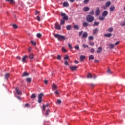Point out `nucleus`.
I'll return each instance as SVG.
<instances>
[{"label":"nucleus","mask_w":125,"mask_h":125,"mask_svg":"<svg viewBox=\"0 0 125 125\" xmlns=\"http://www.w3.org/2000/svg\"><path fill=\"white\" fill-rule=\"evenodd\" d=\"M97 53H101L102 52V47H99L97 50Z\"/></svg>","instance_id":"2eb2a0df"},{"label":"nucleus","mask_w":125,"mask_h":125,"mask_svg":"<svg viewBox=\"0 0 125 125\" xmlns=\"http://www.w3.org/2000/svg\"><path fill=\"white\" fill-rule=\"evenodd\" d=\"M82 46L84 47V48H86V47L88 48V45H85L84 44H83Z\"/></svg>","instance_id":"a19ab883"},{"label":"nucleus","mask_w":125,"mask_h":125,"mask_svg":"<svg viewBox=\"0 0 125 125\" xmlns=\"http://www.w3.org/2000/svg\"><path fill=\"white\" fill-rule=\"evenodd\" d=\"M29 106H30V104H25V108H26V107H29Z\"/></svg>","instance_id":"13d9d810"},{"label":"nucleus","mask_w":125,"mask_h":125,"mask_svg":"<svg viewBox=\"0 0 125 125\" xmlns=\"http://www.w3.org/2000/svg\"><path fill=\"white\" fill-rule=\"evenodd\" d=\"M68 47L70 49H72V48H73V47L72 46V45L71 44H70V43L68 44Z\"/></svg>","instance_id":"603ef678"},{"label":"nucleus","mask_w":125,"mask_h":125,"mask_svg":"<svg viewBox=\"0 0 125 125\" xmlns=\"http://www.w3.org/2000/svg\"><path fill=\"white\" fill-rule=\"evenodd\" d=\"M83 31H81V32H80L79 33V37L82 36V35H83Z\"/></svg>","instance_id":"de8ad7c7"},{"label":"nucleus","mask_w":125,"mask_h":125,"mask_svg":"<svg viewBox=\"0 0 125 125\" xmlns=\"http://www.w3.org/2000/svg\"><path fill=\"white\" fill-rule=\"evenodd\" d=\"M74 29H75V30H79V26L78 25H74Z\"/></svg>","instance_id":"f704fd0d"},{"label":"nucleus","mask_w":125,"mask_h":125,"mask_svg":"<svg viewBox=\"0 0 125 125\" xmlns=\"http://www.w3.org/2000/svg\"><path fill=\"white\" fill-rule=\"evenodd\" d=\"M36 36L37 37V38H38L39 39H40V38H42V34L41 33H38L36 35Z\"/></svg>","instance_id":"72a5a7b5"},{"label":"nucleus","mask_w":125,"mask_h":125,"mask_svg":"<svg viewBox=\"0 0 125 125\" xmlns=\"http://www.w3.org/2000/svg\"><path fill=\"white\" fill-rule=\"evenodd\" d=\"M36 97H37V96L35 94H32L31 96V98H32V99L36 98Z\"/></svg>","instance_id":"c85d7f7f"},{"label":"nucleus","mask_w":125,"mask_h":125,"mask_svg":"<svg viewBox=\"0 0 125 125\" xmlns=\"http://www.w3.org/2000/svg\"><path fill=\"white\" fill-rule=\"evenodd\" d=\"M29 58L30 59H34V54H30L29 56Z\"/></svg>","instance_id":"cd10ccee"},{"label":"nucleus","mask_w":125,"mask_h":125,"mask_svg":"<svg viewBox=\"0 0 125 125\" xmlns=\"http://www.w3.org/2000/svg\"><path fill=\"white\" fill-rule=\"evenodd\" d=\"M88 36V34H87V32H84L82 35V38L83 39H86Z\"/></svg>","instance_id":"423d86ee"},{"label":"nucleus","mask_w":125,"mask_h":125,"mask_svg":"<svg viewBox=\"0 0 125 125\" xmlns=\"http://www.w3.org/2000/svg\"><path fill=\"white\" fill-rule=\"evenodd\" d=\"M74 48H75V49H76V50H79L80 49V47L79 46V44L77 45V46H75Z\"/></svg>","instance_id":"e433bc0d"},{"label":"nucleus","mask_w":125,"mask_h":125,"mask_svg":"<svg viewBox=\"0 0 125 125\" xmlns=\"http://www.w3.org/2000/svg\"><path fill=\"white\" fill-rule=\"evenodd\" d=\"M8 78H9V73H7L5 75V79L7 80V79H8Z\"/></svg>","instance_id":"2f4dec72"},{"label":"nucleus","mask_w":125,"mask_h":125,"mask_svg":"<svg viewBox=\"0 0 125 125\" xmlns=\"http://www.w3.org/2000/svg\"><path fill=\"white\" fill-rule=\"evenodd\" d=\"M64 64L68 66V65H69V62H67V61H65L64 62Z\"/></svg>","instance_id":"052dcab7"},{"label":"nucleus","mask_w":125,"mask_h":125,"mask_svg":"<svg viewBox=\"0 0 125 125\" xmlns=\"http://www.w3.org/2000/svg\"><path fill=\"white\" fill-rule=\"evenodd\" d=\"M15 89H16V92L17 94H18V95H22V92H21L19 90V89H18V88L16 87L15 88Z\"/></svg>","instance_id":"1a4fd4ad"},{"label":"nucleus","mask_w":125,"mask_h":125,"mask_svg":"<svg viewBox=\"0 0 125 125\" xmlns=\"http://www.w3.org/2000/svg\"><path fill=\"white\" fill-rule=\"evenodd\" d=\"M52 90H54L57 88V86L55 85V84H53L52 85Z\"/></svg>","instance_id":"5701e85b"},{"label":"nucleus","mask_w":125,"mask_h":125,"mask_svg":"<svg viewBox=\"0 0 125 125\" xmlns=\"http://www.w3.org/2000/svg\"><path fill=\"white\" fill-rule=\"evenodd\" d=\"M40 13V12H39V11H36V12H35V14H36V15H37V14H39Z\"/></svg>","instance_id":"338daca9"},{"label":"nucleus","mask_w":125,"mask_h":125,"mask_svg":"<svg viewBox=\"0 0 125 125\" xmlns=\"http://www.w3.org/2000/svg\"><path fill=\"white\" fill-rule=\"evenodd\" d=\"M57 59H58V60H61V56L58 55Z\"/></svg>","instance_id":"37998d69"},{"label":"nucleus","mask_w":125,"mask_h":125,"mask_svg":"<svg viewBox=\"0 0 125 125\" xmlns=\"http://www.w3.org/2000/svg\"><path fill=\"white\" fill-rule=\"evenodd\" d=\"M121 26H125V22H123L122 23H121Z\"/></svg>","instance_id":"774afa93"},{"label":"nucleus","mask_w":125,"mask_h":125,"mask_svg":"<svg viewBox=\"0 0 125 125\" xmlns=\"http://www.w3.org/2000/svg\"><path fill=\"white\" fill-rule=\"evenodd\" d=\"M31 42L32 44H33V45H37V43H36L35 41H31Z\"/></svg>","instance_id":"c03bdc74"},{"label":"nucleus","mask_w":125,"mask_h":125,"mask_svg":"<svg viewBox=\"0 0 125 125\" xmlns=\"http://www.w3.org/2000/svg\"><path fill=\"white\" fill-rule=\"evenodd\" d=\"M109 46H110V48H111V49L114 48V47H115V45L113 44H110Z\"/></svg>","instance_id":"4c0bfd02"},{"label":"nucleus","mask_w":125,"mask_h":125,"mask_svg":"<svg viewBox=\"0 0 125 125\" xmlns=\"http://www.w3.org/2000/svg\"><path fill=\"white\" fill-rule=\"evenodd\" d=\"M111 5V2L110 1H107L105 4L106 7H109Z\"/></svg>","instance_id":"412c9836"},{"label":"nucleus","mask_w":125,"mask_h":125,"mask_svg":"<svg viewBox=\"0 0 125 125\" xmlns=\"http://www.w3.org/2000/svg\"><path fill=\"white\" fill-rule=\"evenodd\" d=\"M61 16H62V19L64 20H68V16L66 15V14L65 13L62 12L61 14Z\"/></svg>","instance_id":"20e7f679"},{"label":"nucleus","mask_w":125,"mask_h":125,"mask_svg":"<svg viewBox=\"0 0 125 125\" xmlns=\"http://www.w3.org/2000/svg\"><path fill=\"white\" fill-rule=\"evenodd\" d=\"M119 43H120V42H119V41L116 42L115 43V45H118V44H119Z\"/></svg>","instance_id":"69168bd1"},{"label":"nucleus","mask_w":125,"mask_h":125,"mask_svg":"<svg viewBox=\"0 0 125 125\" xmlns=\"http://www.w3.org/2000/svg\"><path fill=\"white\" fill-rule=\"evenodd\" d=\"M16 59H18V60H21V57H20L19 56H17L16 57Z\"/></svg>","instance_id":"bf43d9fd"},{"label":"nucleus","mask_w":125,"mask_h":125,"mask_svg":"<svg viewBox=\"0 0 125 125\" xmlns=\"http://www.w3.org/2000/svg\"><path fill=\"white\" fill-rule=\"evenodd\" d=\"M95 14L97 16H99V15H100V9H99V7L96 8Z\"/></svg>","instance_id":"0eeeda50"},{"label":"nucleus","mask_w":125,"mask_h":125,"mask_svg":"<svg viewBox=\"0 0 125 125\" xmlns=\"http://www.w3.org/2000/svg\"><path fill=\"white\" fill-rule=\"evenodd\" d=\"M62 52H67V50L64 47L62 48Z\"/></svg>","instance_id":"58836bf2"},{"label":"nucleus","mask_w":125,"mask_h":125,"mask_svg":"<svg viewBox=\"0 0 125 125\" xmlns=\"http://www.w3.org/2000/svg\"><path fill=\"white\" fill-rule=\"evenodd\" d=\"M56 39H57L59 41H63L66 40V37L63 35H61L58 34H53Z\"/></svg>","instance_id":"f257e3e1"},{"label":"nucleus","mask_w":125,"mask_h":125,"mask_svg":"<svg viewBox=\"0 0 125 125\" xmlns=\"http://www.w3.org/2000/svg\"><path fill=\"white\" fill-rule=\"evenodd\" d=\"M89 1V0H84V3H86V4Z\"/></svg>","instance_id":"4d7b16f0"},{"label":"nucleus","mask_w":125,"mask_h":125,"mask_svg":"<svg viewBox=\"0 0 125 125\" xmlns=\"http://www.w3.org/2000/svg\"><path fill=\"white\" fill-rule=\"evenodd\" d=\"M104 37H106L107 38H111L112 37V34L108 33L104 35Z\"/></svg>","instance_id":"dca6fc26"},{"label":"nucleus","mask_w":125,"mask_h":125,"mask_svg":"<svg viewBox=\"0 0 125 125\" xmlns=\"http://www.w3.org/2000/svg\"><path fill=\"white\" fill-rule=\"evenodd\" d=\"M98 33V28H95L93 30V34L94 35H97Z\"/></svg>","instance_id":"4468645a"},{"label":"nucleus","mask_w":125,"mask_h":125,"mask_svg":"<svg viewBox=\"0 0 125 125\" xmlns=\"http://www.w3.org/2000/svg\"><path fill=\"white\" fill-rule=\"evenodd\" d=\"M99 20L100 21H103L104 20H105V17L102 16V17H99Z\"/></svg>","instance_id":"a211bd4d"},{"label":"nucleus","mask_w":125,"mask_h":125,"mask_svg":"<svg viewBox=\"0 0 125 125\" xmlns=\"http://www.w3.org/2000/svg\"><path fill=\"white\" fill-rule=\"evenodd\" d=\"M26 81L27 82H28V83H30L32 81V79H31V78H28L26 79Z\"/></svg>","instance_id":"ea45409f"},{"label":"nucleus","mask_w":125,"mask_h":125,"mask_svg":"<svg viewBox=\"0 0 125 125\" xmlns=\"http://www.w3.org/2000/svg\"><path fill=\"white\" fill-rule=\"evenodd\" d=\"M37 17L38 19V21H41V18L39 16H38Z\"/></svg>","instance_id":"e2e57ef3"},{"label":"nucleus","mask_w":125,"mask_h":125,"mask_svg":"<svg viewBox=\"0 0 125 125\" xmlns=\"http://www.w3.org/2000/svg\"><path fill=\"white\" fill-rule=\"evenodd\" d=\"M107 15H108V11H104L102 13V16H104V17H106V16H107Z\"/></svg>","instance_id":"f8f14e48"},{"label":"nucleus","mask_w":125,"mask_h":125,"mask_svg":"<svg viewBox=\"0 0 125 125\" xmlns=\"http://www.w3.org/2000/svg\"><path fill=\"white\" fill-rule=\"evenodd\" d=\"M89 10V7H85L83 9V11L84 12H86V11H88Z\"/></svg>","instance_id":"bb28decb"},{"label":"nucleus","mask_w":125,"mask_h":125,"mask_svg":"<svg viewBox=\"0 0 125 125\" xmlns=\"http://www.w3.org/2000/svg\"><path fill=\"white\" fill-rule=\"evenodd\" d=\"M94 51H95V50L94 49V48H92L91 49V52L92 53H94Z\"/></svg>","instance_id":"8fccbe9b"},{"label":"nucleus","mask_w":125,"mask_h":125,"mask_svg":"<svg viewBox=\"0 0 125 125\" xmlns=\"http://www.w3.org/2000/svg\"><path fill=\"white\" fill-rule=\"evenodd\" d=\"M71 25H67L66 26V29H67L68 30H70L71 29Z\"/></svg>","instance_id":"79ce46f5"},{"label":"nucleus","mask_w":125,"mask_h":125,"mask_svg":"<svg viewBox=\"0 0 125 125\" xmlns=\"http://www.w3.org/2000/svg\"><path fill=\"white\" fill-rule=\"evenodd\" d=\"M86 20L87 21V22L91 23V22H93V21H94V17L90 15H88L86 16Z\"/></svg>","instance_id":"f03ea898"},{"label":"nucleus","mask_w":125,"mask_h":125,"mask_svg":"<svg viewBox=\"0 0 125 125\" xmlns=\"http://www.w3.org/2000/svg\"><path fill=\"white\" fill-rule=\"evenodd\" d=\"M89 44H90V45H94V42H89Z\"/></svg>","instance_id":"680f3d73"},{"label":"nucleus","mask_w":125,"mask_h":125,"mask_svg":"<svg viewBox=\"0 0 125 125\" xmlns=\"http://www.w3.org/2000/svg\"><path fill=\"white\" fill-rule=\"evenodd\" d=\"M12 26L14 29H17V28H18V26H17V25H16V24H13Z\"/></svg>","instance_id":"c9c22d12"},{"label":"nucleus","mask_w":125,"mask_h":125,"mask_svg":"<svg viewBox=\"0 0 125 125\" xmlns=\"http://www.w3.org/2000/svg\"><path fill=\"white\" fill-rule=\"evenodd\" d=\"M48 83V81H47V80H45L44 81L45 84H47Z\"/></svg>","instance_id":"0e129e2a"},{"label":"nucleus","mask_w":125,"mask_h":125,"mask_svg":"<svg viewBox=\"0 0 125 125\" xmlns=\"http://www.w3.org/2000/svg\"><path fill=\"white\" fill-rule=\"evenodd\" d=\"M27 58H28V56L27 55L23 57L22 59V62H23V63H27Z\"/></svg>","instance_id":"6e6552de"},{"label":"nucleus","mask_w":125,"mask_h":125,"mask_svg":"<svg viewBox=\"0 0 125 125\" xmlns=\"http://www.w3.org/2000/svg\"><path fill=\"white\" fill-rule=\"evenodd\" d=\"M63 6L64 7H67L69 6V3H68V2H64L63 3Z\"/></svg>","instance_id":"f3484780"},{"label":"nucleus","mask_w":125,"mask_h":125,"mask_svg":"<svg viewBox=\"0 0 125 125\" xmlns=\"http://www.w3.org/2000/svg\"><path fill=\"white\" fill-rule=\"evenodd\" d=\"M94 38L92 36H89L88 37V40H89L90 41H92V40H93Z\"/></svg>","instance_id":"49530a36"},{"label":"nucleus","mask_w":125,"mask_h":125,"mask_svg":"<svg viewBox=\"0 0 125 125\" xmlns=\"http://www.w3.org/2000/svg\"><path fill=\"white\" fill-rule=\"evenodd\" d=\"M49 114V109H47L45 115L46 116H48Z\"/></svg>","instance_id":"09e8293b"},{"label":"nucleus","mask_w":125,"mask_h":125,"mask_svg":"<svg viewBox=\"0 0 125 125\" xmlns=\"http://www.w3.org/2000/svg\"><path fill=\"white\" fill-rule=\"evenodd\" d=\"M115 7L114 6H111L110 8H109V11L110 12H113V11H114L115 9Z\"/></svg>","instance_id":"ddd939ff"},{"label":"nucleus","mask_w":125,"mask_h":125,"mask_svg":"<svg viewBox=\"0 0 125 125\" xmlns=\"http://www.w3.org/2000/svg\"><path fill=\"white\" fill-rule=\"evenodd\" d=\"M43 96V94L42 93H40L39 96H38V103H42V97Z\"/></svg>","instance_id":"7ed1b4c3"},{"label":"nucleus","mask_w":125,"mask_h":125,"mask_svg":"<svg viewBox=\"0 0 125 125\" xmlns=\"http://www.w3.org/2000/svg\"><path fill=\"white\" fill-rule=\"evenodd\" d=\"M89 24L88 23V22H84L83 23V27H87V26H89Z\"/></svg>","instance_id":"b1692460"},{"label":"nucleus","mask_w":125,"mask_h":125,"mask_svg":"<svg viewBox=\"0 0 125 125\" xmlns=\"http://www.w3.org/2000/svg\"><path fill=\"white\" fill-rule=\"evenodd\" d=\"M65 20L63 19H62L61 20V25H64V24H65Z\"/></svg>","instance_id":"393cba45"},{"label":"nucleus","mask_w":125,"mask_h":125,"mask_svg":"<svg viewBox=\"0 0 125 125\" xmlns=\"http://www.w3.org/2000/svg\"><path fill=\"white\" fill-rule=\"evenodd\" d=\"M62 102L61 101V100H58L57 103H58V104H61V103Z\"/></svg>","instance_id":"864d4df0"},{"label":"nucleus","mask_w":125,"mask_h":125,"mask_svg":"<svg viewBox=\"0 0 125 125\" xmlns=\"http://www.w3.org/2000/svg\"><path fill=\"white\" fill-rule=\"evenodd\" d=\"M80 59L81 61H83V60L85 59V56L82 55L80 57Z\"/></svg>","instance_id":"6ab92c4d"},{"label":"nucleus","mask_w":125,"mask_h":125,"mask_svg":"<svg viewBox=\"0 0 125 125\" xmlns=\"http://www.w3.org/2000/svg\"><path fill=\"white\" fill-rule=\"evenodd\" d=\"M89 14H91V15H93V14H94V11L93 10L89 12Z\"/></svg>","instance_id":"3c124183"},{"label":"nucleus","mask_w":125,"mask_h":125,"mask_svg":"<svg viewBox=\"0 0 125 125\" xmlns=\"http://www.w3.org/2000/svg\"><path fill=\"white\" fill-rule=\"evenodd\" d=\"M29 76V73L27 72H24L22 74V77H28Z\"/></svg>","instance_id":"4be33fe9"},{"label":"nucleus","mask_w":125,"mask_h":125,"mask_svg":"<svg viewBox=\"0 0 125 125\" xmlns=\"http://www.w3.org/2000/svg\"><path fill=\"white\" fill-rule=\"evenodd\" d=\"M55 28L56 30H61V25L59 24L56 23H55Z\"/></svg>","instance_id":"39448f33"},{"label":"nucleus","mask_w":125,"mask_h":125,"mask_svg":"<svg viewBox=\"0 0 125 125\" xmlns=\"http://www.w3.org/2000/svg\"><path fill=\"white\" fill-rule=\"evenodd\" d=\"M48 107V104H47L46 105H44V104L43 105V111H45V107Z\"/></svg>","instance_id":"7c9ffc66"},{"label":"nucleus","mask_w":125,"mask_h":125,"mask_svg":"<svg viewBox=\"0 0 125 125\" xmlns=\"http://www.w3.org/2000/svg\"><path fill=\"white\" fill-rule=\"evenodd\" d=\"M108 32H109L110 33H112V32H113V31H114V28H113V27H109L108 30H107Z\"/></svg>","instance_id":"a878e982"},{"label":"nucleus","mask_w":125,"mask_h":125,"mask_svg":"<svg viewBox=\"0 0 125 125\" xmlns=\"http://www.w3.org/2000/svg\"><path fill=\"white\" fill-rule=\"evenodd\" d=\"M70 69L72 70V71H76L77 69H78V66H71L70 67Z\"/></svg>","instance_id":"9d476101"},{"label":"nucleus","mask_w":125,"mask_h":125,"mask_svg":"<svg viewBox=\"0 0 125 125\" xmlns=\"http://www.w3.org/2000/svg\"><path fill=\"white\" fill-rule=\"evenodd\" d=\"M54 93L56 95H59V91L58 90L55 91Z\"/></svg>","instance_id":"a18cd8bd"},{"label":"nucleus","mask_w":125,"mask_h":125,"mask_svg":"<svg viewBox=\"0 0 125 125\" xmlns=\"http://www.w3.org/2000/svg\"><path fill=\"white\" fill-rule=\"evenodd\" d=\"M98 25H99V22L95 21L93 26L94 27V26H98Z\"/></svg>","instance_id":"473e14b6"},{"label":"nucleus","mask_w":125,"mask_h":125,"mask_svg":"<svg viewBox=\"0 0 125 125\" xmlns=\"http://www.w3.org/2000/svg\"><path fill=\"white\" fill-rule=\"evenodd\" d=\"M87 78L88 79H92V75H91V73H88L87 75Z\"/></svg>","instance_id":"aec40b11"},{"label":"nucleus","mask_w":125,"mask_h":125,"mask_svg":"<svg viewBox=\"0 0 125 125\" xmlns=\"http://www.w3.org/2000/svg\"><path fill=\"white\" fill-rule=\"evenodd\" d=\"M94 59V57H93V55H91L89 57V60H93Z\"/></svg>","instance_id":"c756f323"},{"label":"nucleus","mask_w":125,"mask_h":125,"mask_svg":"<svg viewBox=\"0 0 125 125\" xmlns=\"http://www.w3.org/2000/svg\"><path fill=\"white\" fill-rule=\"evenodd\" d=\"M6 1H8L11 4H15V1L14 0H5Z\"/></svg>","instance_id":"9b49d317"},{"label":"nucleus","mask_w":125,"mask_h":125,"mask_svg":"<svg viewBox=\"0 0 125 125\" xmlns=\"http://www.w3.org/2000/svg\"><path fill=\"white\" fill-rule=\"evenodd\" d=\"M107 73L108 74H112V71H111V70L110 69H108L107 70Z\"/></svg>","instance_id":"6e6d98bb"},{"label":"nucleus","mask_w":125,"mask_h":125,"mask_svg":"<svg viewBox=\"0 0 125 125\" xmlns=\"http://www.w3.org/2000/svg\"><path fill=\"white\" fill-rule=\"evenodd\" d=\"M64 60H67V59H69V56L68 55H66L65 57L64 58Z\"/></svg>","instance_id":"5fc2aeb1"}]
</instances>
